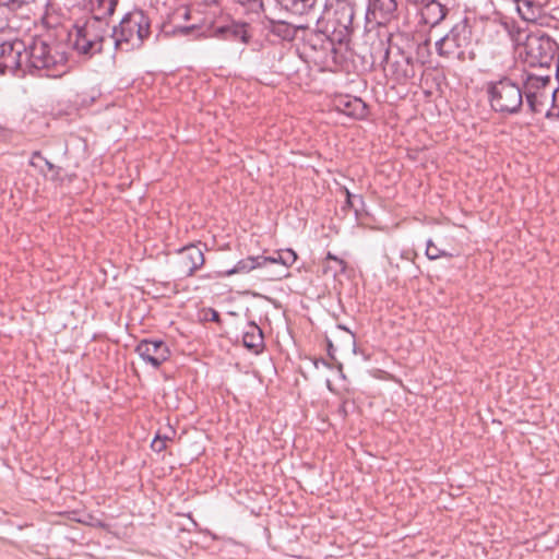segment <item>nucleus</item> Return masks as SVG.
Wrapping results in <instances>:
<instances>
[{"label":"nucleus","mask_w":559,"mask_h":559,"mask_svg":"<svg viewBox=\"0 0 559 559\" xmlns=\"http://www.w3.org/2000/svg\"><path fill=\"white\" fill-rule=\"evenodd\" d=\"M236 1H237V2H239V3H242V4H245L246 2H248L247 0H236Z\"/></svg>","instance_id":"obj_42"},{"label":"nucleus","mask_w":559,"mask_h":559,"mask_svg":"<svg viewBox=\"0 0 559 559\" xmlns=\"http://www.w3.org/2000/svg\"><path fill=\"white\" fill-rule=\"evenodd\" d=\"M421 4L424 5L421 9V19L425 24L431 27L440 24L447 16L448 9L438 0H426Z\"/></svg>","instance_id":"obj_16"},{"label":"nucleus","mask_w":559,"mask_h":559,"mask_svg":"<svg viewBox=\"0 0 559 559\" xmlns=\"http://www.w3.org/2000/svg\"><path fill=\"white\" fill-rule=\"evenodd\" d=\"M354 7L348 2H338L332 10L331 16L326 22V32L334 35L337 44L349 41L354 32Z\"/></svg>","instance_id":"obj_8"},{"label":"nucleus","mask_w":559,"mask_h":559,"mask_svg":"<svg viewBox=\"0 0 559 559\" xmlns=\"http://www.w3.org/2000/svg\"><path fill=\"white\" fill-rule=\"evenodd\" d=\"M242 345L252 354L259 355L265 347L262 329L254 322H248L242 333Z\"/></svg>","instance_id":"obj_15"},{"label":"nucleus","mask_w":559,"mask_h":559,"mask_svg":"<svg viewBox=\"0 0 559 559\" xmlns=\"http://www.w3.org/2000/svg\"><path fill=\"white\" fill-rule=\"evenodd\" d=\"M32 1L33 0H0V4L14 11L31 3Z\"/></svg>","instance_id":"obj_30"},{"label":"nucleus","mask_w":559,"mask_h":559,"mask_svg":"<svg viewBox=\"0 0 559 559\" xmlns=\"http://www.w3.org/2000/svg\"><path fill=\"white\" fill-rule=\"evenodd\" d=\"M344 195L346 204L350 210H358V207L364 203L361 195L353 194L347 189H344Z\"/></svg>","instance_id":"obj_27"},{"label":"nucleus","mask_w":559,"mask_h":559,"mask_svg":"<svg viewBox=\"0 0 559 559\" xmlns=\"http://www.w3.org/2000/svg\"><path fill=\"white\" fill-rule=\"evenodd\" d=\"M326 259L335 261L342 270L345 267V263L342 259H338L337 257L333 255L331 252L328 253Z\"/></svg>","instance_id":"obj_34"},{"label":"nucleus","mask_w":559,"mask_h":559,"mask_svg":"<svg viewBox=\"0 0 559 559\" xmlns=\"http://www.w3.org/2000/svg\"><path fill=\"white\" fill-rule=\"evenodd\" d=\"M267 32L282 40L290 41L295 39L298 27L285 21L269 20L265 26Z\"/></svg>","instance_id":"obj_24"},{"label":"nucleus","mask_w":559,"mask_h":559,"mask_svg":"<svg viewBox=\"0 0 559 559\" xmlns=\"http://www.w3.org/2000/svg\"><path fill=\"white\" fill-rule=\"evenodd\" d=\"M109 34L108 22L96 19H80L69 32V41L73 50L85 58L103 51V45Z\"/></svg>","instance_id":"obj_3"},{"label":"nucleus","mask_w":559,"mask_h":559,"mask_svg":"<svg viewBox=\"0 0 559 559\" xmlns=\"http://www.w3.org/2000/svg\"><path fill=\"white\" fill-rule=\"evenodd\" d=\"M168 440H170L168 437L165 436L162 438L159 435H157L151 443L152 450L157 453L163 452L166 449V442Z\"/></svg>","instance_id":"obj_29"},{"label":"nucleus","mask_w":559,"mask_h":559,"mask_svg":"<svg viewBox=\"0 0 559 559\" xmlns=\"http://www.w3.org/2000/svg\"><path fill=\"white\" fill-rule=\"evenodd\" d=\"M336 43L337 40L334 39V35L326 32V29L324 32H310L305 37V46L318 53V58L322 62L335 61L337 55Z\"/></svg>","instance_id":"obj_10"},{"label":"nucleus","mask_w":559,"mask_h":559,"mask_svg":"<svg viewBox=\"0 0 559 559\" xmlns=\"http://www.w3.org/2000/svg\"><path fill=\"white\" fill-rule=\"evenodd\" d=\"M271 259L273 262H267V269L278 267L272 278L281 280L288 275L287 269L296 262L297 253L293 249H282L273 252L271 255H265V260Z\"/></svg>","instance_id":"obj_14"},{"label":"nucleus","mask_w":559,"mask_h":559,"mask_svg":"<svg viewBox=\"0 0 559 559\" xmlns=\"http://www.w3.org/2000/svg\"><path fill=\"white\" fill-rule=\"evenodd\" d=\"M180 257L178 272L183 277L192 276L204 264L203 251L195 245H189L178 250Z\"/></svg>","instance_id":"obj_13"},{"label":"nucleus","mask_w":559,"mask_h":559,"mask_svg":"<svg viewBox=\"0 0 559 559\" xmlns=\"http://www.w3.org/2000/svg\"><path fill=\"white\" fill-rule=\"evenodd\" d=\"M25 69L29 73L37 71L40 76L60 78L68 71V57L62 45L34 38L25 45Z\"/></svg>","instance_id":"obj_1"},{"label":"nucleus","mask_w":559,"mask_h":559,"mask_svg":"<svg viewBox=\"0 0 559 559\" xmlns=\"http://www.w3.org/2000/svg\"><path fill=\"white\" fill-rule=\"evenodd\" d=\"M408 2L413 3H424L426 0H407Z\"/></svg>","instance_id":"obj_40"},{"label":"nucleus","mask_w":559,"mask_h":559,"mask_svg":"<svg viewBox=\"0 0 559 559\" xmlns=\"http://www.w3.org/2000/svg\"><path fill=\"white\" fill-rule=\"evenodd\" d=\"M546 117L547 118H555V119H559V107H552V109L548 110L546 112Z\"/></svg>","instance_id":"obj_32"},{"label":"nucleus","mask_w":559,"mask_h":559,"mask_svg":"<svg viewBox=\"0 0 559 559\" xmlns=\"http://www.w3.org/2000/svg\"><path fill=\"white\" fill-rule=\"evenodd\" d=\"M326 347H328V348H326V350H328V355H329L332 359H334V352H335V347H334V345H333L332 341H331V340H329V338H326Z\"/></svg>","instance_id":"obj_33"},{"label":"nucleus","mask_w":559,"mask_h":559,"mask_svg":"<svg viewBox=\"0 0 559 559\" xmlns=\"http://www.w3.org/2000/svg\"><path fill=\"white\" fill-rule=\"evenodd\" d=\"M354 214L357 225L372 230L386 231L397 225V223L376 217L371 212H354Z\"/></svg>","instance_id":"obj_22"},{"label":"nucleus","mask_w":559,"mask_h":559,"mask_svg":"<svg viewBox=\"0 0 559 559\" xmlns=\"http://www.w3.org/2000/svg\"><path fill=\"white\" fill-rule=\"evenodd\" d=\"M525 62L530 67H549L556 53H559L558 44L543 32H532L524 43Z\"/></svg>","instance_id":"obj_6"},{"label":"nucleus","mask_w":559,"mask_h":559,"mask_svg":"<svg viewBox=\"0 0 559 559\" xmlns=\"http://www.w3.org/2000/svg\"><path fill=\"white\" fill-rule=\"evenodd\" d=\"M212 321H219V313L217 311H213Z\"/></svg>","instance_id":"obj_38"},{"label":"nucleus","mask_w":559,"mask_h":559,"mask_svg":"<svg viewBox=\"0 0 559 559\" xmlns=\"http://www.w3.org/2000/svg\"><path fill=\"white\" fill-rule=\"evenodd\" d=\"M248 2L252 3V4H259V5H262V0H247Z\"/></svg>","instance_id":"obj_39"},{"label":"nucleus","mask_w":559,"mask_h":559,"mask_svg":"<svg viewBox=\"0 0 559 559\" xmlns=\"http://www.w3.org/2000/svg\"><path fill=\"white\" fill-rule=\"evenodd\" d=\"M119 0H88L91 16L87 19H96L98 22H108L118 4Z\"/></svg>","instance_id":"obj_20"},{"label":"nucleus","mask_w":559,"mask_h":559,"mask_svg":"<svg viewBox=\"0 0 559 559\" xmlns=\"http://www.w3.org/2000/svg\"><path fill=\"white\" fill-rule=\"evenodd\" d=\"M337 108L345 115L356 118V119L365 118L368 112L367 105L358 97H354V98L342 97V98H340L337 102Z\"/></svg>","instance_id":"obj_23"},{"label":"nucleus","mask_w":559,"mask_h":559,"mask_svg":"<svg viewBox=\"0 0 559 559\" xmlns=\"http://www.w3.org/2000/svg\"><path fill=\"white\" fill-rule=\"evenodd\" d=\"M188 16H189V12L187 10H185L183 17L188 19Z\"/></svg>","instance_id":"obj_41"},{"label":"nucleus","mask_w":559,"mask_h":559,"mask_svg":"<svg viewBox=\"0 0 559 559\" xmlns=\"http://www.w3.org/2000/svg\"><path fill=\"white\" fill-rule=\"evenodd\" d=\"M35 159H41V160L45 163V165H47V167H48L49 169H52V168H53V165H52L51 163H49L46 158H44V157L40 155V153H38V152H37V153H34V155H33V160H35ZM32 163H33V164H35V162H32Z\"/></svg>","instance_id":"obj_31"},{"label":"nucleus","mask_w":559,"mask_h":559,"mask_svg":"<svg viewBox=\"0 0 559 559\" xmlns=\"http://www.w3.org/2000/svg\"><path fill=\"white\" fill-rule=\"evenodd\" d=\"M429 39H426L423 44L418 45V52L421 50V49H425V50H428L429 48Z\"/></svg>","instance_id":"obj_36"},{"label":"nucleus","mask_w":559,"mask_h":559,"mask_svg":"<svg viewBox=\"0 0 559 559\" xmlns=\"http://www.w3.org/2000/svg\"><path fill=\"white\" fill-rule=\"evenodd\" d=\"M379 52L382 53L381 63L384 64V71L397 82H405L416 75V62L406 51L397 48L396 53L391 59L390 48L382 41H379Z\"/></svg>","instance_id":"obj_7"},{"label":"nucleus","mask_w":559,"mask_h":559,"mask_svg":"<svg viewBox=\"0 0 559 559\" xmlns=\"http://www.w3.org/2000/svg\"><path fill=\"white\" fill-rule=\"evenodd\" d=\"M516 11L522 20L536 23L544 14V7L535 0H514Z\"/></svg>","instance_id":"obj_19"},{"label":"nucleus","mask_w":559,"mask_h":559,"mask_svg":"<svg viewBox=\"0 0 559 559\" xmlns=\"http://www.w3.org/2000/svg\"><path fill=\"white\" fill-rule=\"evenodd\" d=\"M135 353L155 369L159 368L170 356L167 344L162 340H142L135 347Z\"/></svg>","instance_id":"obj_11"},{"label":"nucleus","mask_w":559,"mask_h":559,"mask_svg":"<svg viewBox=\"0 0 559 559\" xmlns=\"http://www.w3.org/2000/svg\"><path fill=\"white\" fill-rule=\"evenodd\" d=\"M488 104L495 114L503 117L516 116L523 111L524 100L521 84L507 74L485 83Z\"/></svg>","instance_id":"obj_2"},{"label":"nucleus","mask_w":559,"mask_h":559,"mask_svg":"<svg viewBox=\"0 0 559 559\" xmlns=\"http://www.w3.org/2000/svg\"><path fill=\"white\" fill-rule=\"evenodd\" d=\"M399 17L397 0H368L366 19L378 25H386Z\"/></svg>","instance_id":"obj_12"},{"label":"nucleus","mask_w":559,"mask_h":559,"mask_svg":"<svg viewBox=\"0 0 559 559\" xmlns=\"http://www.w3.org/2000/svg\"><path fill=\"white\" fill-rule=\"evenodd\" d=\"M151 35L150 17L142 10L128 12L111 29L116 49L131 51L140 49Z\"/></svg>","instance_id":"obj_4"},{"label":"nucleus","mask_w":559,"mask_h":559,"mask_svg":"<svg viewBox=\"0 0 559 559\" xmlns=\"http://www.w3.org/2000/svg\"><path fill=\"white\" fill-rule=\"evenodd\" d=\"M447 253L442 250H440L433 242L431 239H429L427 241V247H426V257L429 259V260H437L443 255H445Z\"/></svg>","instance_id":"obj_28"},{"label":"nucleus","mask_w":559,"mask_h":559,"mask_svg":"<svg viewBox=\"0 0 559 559\" xmlns=\"http://www.w3.org/2000/svg\"><path fill=\"white\" fill-rule=\"evenodd\" d=\"M277 2L286 11L302 15L314 7L317 0H277Z\"/></svg>","instance_id":"obj_25"},{"label":"nucleus","mask_w":559,"mask_h":559,"mask_svg":"<svg viewBox=\"0 0 559 559\" xmlns=\"http://www.w3.org/2000/svg\"><path fill=\"white\" fill-rule=\"evenodd\" d=\"M472 27L467 19H464L435 43L436 51L443 59L462 62L466 58V49L472 44Z\"/></svg>","instance_id":"obj_5"},{"label":"nucleus","mask_w":559,"mask_h":559,"mask_svg":"<svg viewBox=\"0 0 559 559\" xmlns=\"http://www.w3.org/2000/svg\"><path fill=\"white\" fill-rule=\"evenodd\" d=\"M216 34L223 39L238 40L243 44H248L251 37L248 32V24L246 23H233L218 27Z\"/></svg>","instance_id":"obj_21"},{"label":"nucleus","mask_w":559,"mask_h":559,"mask_svg":"<svg viewBox=\"0 0 559 559\" xmlns=\"http://www.w3.org/2000/svg\"><path fill=\"white\" fill-rule=\"evenodd\" d=\"M267 262L273 260H265V255H249L239 260L234 267L224 271V275L247 274L255 269H267Z\"/></svg>","instance_id":"obj_17"},{"label":"nucleus","mask_w":559,"mask_h":559,"mask_svg":"<svg viewBox=\"0 0 559 559\" xmlns=\"http://www.w3.org/2000/svg\"><path fill=\"white\" fill-rule=\"evenodd\" d=\"M547 96L545 94H532L524 96V104H526L530 114H540L545 109Z\"/></svg>","instance_id":"obj_26"},{"label":"nucleus","mask_w":559,"mask_h":559,"mask_svg":"<svg viewBox=\"0 0 559 559\" xmlns=\"http://www.w3.org/2000/svg\"><path fill=\"white\" fill-rule=\"evenodd\" d=\"M521 94L523 97L532 94H545V88L550 84V75H538L534 73H526L522 76Z\"/></svg>","instance_id":"obj_18"},{"label":"nucleus","mask_w":559,"mask_h":559,"mask_svg":"<svg viewBox=\"0 0 559 559\" xmlns=\"http://www.w3.org/2000/svg\"><path fill=\"white\" fill-rule=\"evenodd\" d=\"M338 329L344 330V331H346L347 333H349V334H350L352 340H353V344H354V353H355V354H357V347H356V343H355V335L350 332V330H348V329H347L346 326H344V325H341V324H340V325H338Z\"/></svg>","instance_id":"obj_35"},{"label":"nucleus","mask_w":559,"mask_h":559,"mask_svg":"<svg viewBox=\"0 0 559 559\" xmlns=\"http://www.w3.org/2000/svg\"><path fill=\"white\" fill-rule=\"evenodd\" d=\"M190 31H192V27H189V26H185V27H180L179 28V32L182 33V34H188Z\"/></svg>","instance_id":"obj_37"},{"label":"nucleus","mask_w":559,"mask_h":559,"mask_svg":"<svg viewBox=\"0 0 559 559\" xmlns=\"http://www.w3.org/2000/svg\"><path fill=\"white\" fill-rule=\"evenodd\" d=\"M0 73H15L19 70L26 72L25 69V44L22 40L13 43H2L0 49Z\"/></svg>","instance_id":"obj_9"}]
</instances>
